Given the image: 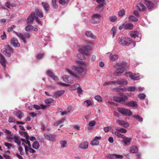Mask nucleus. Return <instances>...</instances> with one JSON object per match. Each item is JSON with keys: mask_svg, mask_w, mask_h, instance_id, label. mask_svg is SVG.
I'll list each match as a JSON object with an SVG mask.
<instances>
[{"mask_svg": "<svg viewBox=\"0 0 159 159\" xmlns=\"http://www.w3.org/2000/svg\"><path fill=\"white\" fill-rule=\"evenodd\" d=\"M119 95L121 97H114L113 99L114 101L121 104L125 103L126 106L130 107H137V103L135 101H130L125 103V101L128 99V97L126 95H124V93H119Z\"/></svg>", "mask_w": 159, "mask_h": 159, "instance_id": "1", "label": "nucleus"}, {"mask_svg": "<svg viewBox=\"0 0 159 159\" xmlns=\"http://www.w3.org/2000/svg\"><path fill=\"white\" fill-rule=\"evenodd\" d=\"M88 44H89V45L84 46L82 47V48L79 49V51L80 53L78 54L77 56L81 60L85 59V57L83 54L87 56H89L90 54V53L89 51H91L92 50V46L93 44L91 42L88 43Z\"/></svg>", "mask_w": 159, "mask_h": 159, "instance_id": "2", "label": "nucleus"}, {"mask_svg": "<svg viewBox=\"0 0 159 159\" xmlns=\"http://www.w3.org/2000/svg\"><path fill=\"white\" fill-rule=\"evenodd\" d=\"M117 68L114 72V75L116 76H120L122 73L125 70V66L124 63H118L117 64Z\"/></svg>", "mask_w": 159, "mask_h": 159, "instance_id": "3", "label": "nucleus"}, {"mask_svg": "<svg viewBox=\"0 0 159 159\" xmlns=\"http://www.w3.org/2000/svg\"><path fill=\"white\" fill-rule=\"evenodd\" d=\"M117 110L121 114L126 116H130L132 114L130 110L123 108L118 107L117 109Z\"/></svg>", "mask_w": 159, "mask_h": 159, "instance_id": "4", "label": "nucleus"}, {"mask_svg": "<svg viewBox=\"0 0 159 159\" xmlns=\"http://www.w3.org/2000/svg\"><path fill=\"white\" fill-rule=\"evenodd\" d=\"M84 64V63L83 61H81L79 65L76 66H73L72 67V69H74L78 74H80L84 72V69L82 66V65Z\"/></svg>", "mask_w": 159, "mask_h": 159, "instance_id": "5", "label": "nucleus"}, {"mask_svg": "<svg viewBox=\"0 0 159 159\" xmlns=\"http://www.w3.org/2000/svg\"><path fill=\"white\" fill-rule=\"evenodd\" d=\"M44 136L45 139L52 142H55L56 140V135L53 134L45 133Z\"/></svg>", "mask_w": 159, "mask_h": 159, "instance_id": "6", "label": "nucleus"}, {"mask_svg": "<svg viewBox=\"0 0 159 159\" xmlns=\"http://www.w3.org/2000/svg\"><path fill=\"white\" fill-rule=\"evenodd\" d=\"M101 18V14H94L91 20V22L93 24H98Z\"/></svg>", "mask_w": 159, "mask_h": 159, "instance_id": "7", "label": "nucleus"}, {"mask_svg": "<svg viewBox=\"0 0 159 159\" xmlns=\"http://www.w3.org/2000/svg\"><path fill=\"white\" fill-rule=\"evenodd\" d=\"M125 75L127 77H129L133 80H138L140 79L138 74L132 73L130 72H126Z\"/></svg>", "mask_w": 159, "mask_h": 159, "instance_id": "8", "label": "nucleus"}, {"mask_svg": "<svg viewBox=\"0 0 159 159\" xmlns=\"http://www.w3.org/2000/svg\"><path fill=\"white\" fill-rule=\"evenodd\" d=\"M119 43L123 46H129L131 44H132L134 47L135 45V43L133 40H119Z\"/></svg>", "mask_w": 159, "mask_h": 159, "instance_id": "9", "label": "nucleus"}, {"mask_svg": "<svg viewBox=\"0 0 159 159\" xmlns=\"http://www.w3.org/2000/svg\"><path fill=\"white\" fill-rule=\"evenodd\" d=\"M142 1L146 5L148 9H152L154 8V4L150 0H142Z\"/></svg>", "mask_w": 159, "mask_h": 159, "instance_id": "10", "label": "nucleus"}, {"mask_svg": "<svg viewBox=\"0 0 159 159\" xmlns=\"http://www.w3.org/2000/svg\"><path fill=\"white\" fill-rule=\"evenodd\" d=\"M46 73L49 77L55 81H58L59 80L57 76L54 75V74L51 71L48 70L46 71Z\"/></svg>", "mask_w": 159, "mask_h": 159, "instance_id": "11", "label": "nucleus"}, {"mask_svg": "<svg viewBox=\"0 0 159 159\" xmlns=\"http://www.w3.org/2000/svg\"><path fill=\"white\" fill-rule=\"evenodd\" d=\"M116 122L120 125L124 127L127 128L129 126V124L127 122L123 120H117Z\"/></svg>", "mask_w": 159, "mask_h": 159, "instance_id": "12", "label": "nucleus"}, {"mask_svg": "<svg viewBox=\"0 0 159 159\" xmlns=\"http://www.w3.org/2000/svg\"><path fill=\"white\" fill-rule=\"evenodd\" d=\"M16 34L22 40H25V39H29L30 36V34L29 33H25V34H23L21 33L16 32Z\"/></svg>", "mask_w": 159, "mask_h": 159, "instance_id": "13", "label": "nucleus"}, {"mask_svg": "<svg viewBox=\"0 0 159 159\" xmlns=\"http://www.w3.org/2000/svg\"><path fill=\"white\" fill-rule=\"evenodd\" d=\"M136 9L140 11L143 12L145 11L146 7L143 3H139L136 6Z\"/></svg>", "mask_w": 159, "mask_h": 159, "instance_id": "14", "label": "nucleus"}, {"mask_svg": "<svg viewBox=\"0 0 159 159\" xmlns=\"http://www.w3.org/2000/svg\"><path fill=\"white\" fill-rule=\"evenodd\" d=\"M101 137L100 136L95 137L94 139L91 141V144L93 146L98 145L99 143V140H101Z\"/></svg>", "mask_w": 159, "mask_h": 159, "instance_id": "15", "label": "nucleus"}, {"mask_svg": "<svg viewBox=\"0 0 159 159\" xmlns=\"http://www.w3.org/2000/svg\"><path fill=\"white\" fill-rule=\"evenodd\" d=\"M123 139L124 140L122 141V142L124 146H129L130 145L132 140L131 138L127 137L125 136Z\"/></svg>", "mask_w": 159, "mask_h": 159, "instance_id": "16", "label": "nucleus"}, {"mask_svg": "<svg viewBox=\"0 0 159 159\" xmlns=\"http://www.w3.org/2000/svg\"><path fill=\"white\" fill-rule=\"evenodd\" d=\"M88 142L85 141L80 143L78 146V148L82 149H86L88 148Z\"/></svg>", "mask_w": 159, "mask_h": 159, "instance_id": "17", "label": "nucleus"}, {"mask_svg": "<svg viewBox=\"0 0 159 159\" xmlns=\"http://www.w3.org/2000/svg\"><path fill=\"white\" fill-rule=\"evenodd\" d=\"M119 56L117 54H110L109 56V60L111 61H116L118 59Z\"/></svg>", "mask_w": 159, "mask_h": 159, "instance_id": "18", "label": "nucleus"}, {"mask_svg": "<svg viewBox=\"0 0 159 159\" xmlns=\"http://www.w3.org/2000/svg\"><path fill=\"white\" fill-rule=\"evenodd\" d=\"M35 16L34 13H31L30 16L28 18L27 22L29 24L32 23L35 20Z\"/></svg>", "mask_w": 159, "mask_h": 159, "instance_id": "19", "label": "nucleus"}, {"mask_svg": "<svg viewBox=\"0 0 159 159\" xmlns=\"http://www.w3.org/2000/svg\"><path fill=\"white\" fill-rule=\"evenodd\" d=\"M65 92V91L63 90H59L54 93L53 97L58 98L63 95L64 93Z\"/></svg>", "mask_w": 159, "mask_h": 159, "instance_id": "20", "label": "nucleus"}, {"mask_svg": "<svg viewBox=\"0 0 159 159\" xmlns=\"http://www.w3.org/2000/svg\"><path fill=\"white\" fill-rule=\"evenodd\" d=\"M123 25H124V29L125 30H132L134 27V25L131 23H127L125 24H123Z\"/></svg>", "mask_w": 159, "mask_h": 159, "instance_id": "21", "label": "nucleus"}, {"mask_svg": "<svg viewBox=\"0 0 159 159\" xmlns=\"http://www.w3.org/2000/svg\"><path fill=\"white\" fill-rule=\"evenodd\" d=\"M129 34L131 37L134 39H135L136 37H138L139 35V32L136 31H130Z\"/></svg>", "mask_w": 159, "mask_h": 159, "instance_id": "22", "label": "nucleus"}, {"mask_svg": "<svg viewBox=\"0 0 159 159\" xmlns=\"http://www.w3.org/2000/svg\"><path fill=\"white\" fill-rule=\"evenodd\" d=\"M7 61L4 57L2 54L0 55V63L4 67L6 66V63Z\"/></svg>", "mask_w": 159, "mask_h": 159, "instance_id": "23", "label": "nucleus"}, {"mask_svg": "<svg viewBox=\"0 0 159 159\" xmlns=\"http://www.w3.org/2000/svg\"><path fill=\"white\" fill-rule=\"evenodd\" d=\"M85 34L88 37H90L92 39H96V37L90 31H86Z\"/></svg>", "mask_w": 159, "mask_h": 159, "instance_id": "24", "label": "nucleus"}, {"mask_svg": "<svg viewBox=\"0 0 159 159\" xmlns=\"http://www.w3.org/2000/svg\"><path fill=\"white\" fill-rule=\"evenodd\" d=\"M41 4L46 11H48L49 10V5L47 2H42Z\"/></svg>", "mask_w": 159, "mask_h": 159, "instance_id": "25", "label": "nucleus"}, {"mask_svg": "<svg viewBox=\"0 0 159 159\" xmlns=\"http://www.w3.org/2000/svg\"><path fill=\"white\" fill-rule=\"evenodd\" d=\"M113 90L116 92H125L127 90V89L125 88H121L120 86H119L116 88H114Z\"/></svg>", "mask_w": 159, "mask_h": 159, "instance_id": "26", "label": "nucleus"}, {"mask_svg": "<svg viewBox=\"0 0 159 159\" xmlns=\"http://www.w3.org/2000/svg\"><path fill=\"white\" fill-rule=\"evenodd\" d=\"M14 115L19 119H21L23 116V114L20 111L14 112Z\"/></svg>", "mask_w": 159, "mask_h": 159, "instance_id": "27", "label": "nucleus"}, {"mask_svg": "<svg viewBox=\"0 0 159 159\" xmlns=\"http://www.w3.org/2000/svg\"><path fill=\"white\" fill-rule=\"evenodd\" d=\"M11 43L12 44L13 46L15 47H18L20 46V44L18 42V40H11Z\"/></svg>", "mask_w": 159, "mask_h": 159, "instance_id": "28", "label": "nucleus"}, {"mask_svg": "<svg viewBox=\"0 0 159 159\" xmlns=\"http://www.w3.org/2000/svg\"><path fill=\"white\" fill-rule=\"evenodd\" d=\"M84 103H86V106L87 107L90 106H92L93 104V102L89 100H86L84 101Z\"/></svg>", "mask_w": 159, "mask_h": 159, "instance_id": "29", "label": "nucleus"}, {"mask_svg": "<svg viewBox=\"0 0 159 159\" xmlns=\"http://www.w3.org/2000/svg\"><path fill=\"white\" fill-rule=\"evenodd\" d=\"M120 85H126L128 84V82L126 80L123 79H119Z\"/></svg>", "mask_w": 159, "mask_h": 159, "instance_id": "30", "label": "nucleus"}, {"mask_svg": "<svg viewBox=\"0 0 159 159\" xmlns=\"http://www.w3.org/2000/svg\"><path fill=\"white\" fill-rule=\"evenodd\" d=\"M39 147L40 145L38 142L35 141L32 144V147L33 148L35 149H37L39 148Z\"/></svg>", "mask_w": 159, "mask_h": 159, "instance_id": "31", "label": "nucleus"}, {"mask_svg": "<svg viewBox=\"0 0 159 159\" xmlns=\"http://www.w3.org/2000/svg\"><path fill=\"white\" fill-rule=\"evenodd\" d=\"M80 87V85L78 84H75L69 88L70 90H75L77 89L79 87Z\"/></svg>", "mask_w": 159, "mask_h": 159, "instance_id": "32", "label": "nucleus"}, {"mask_svg": "<svg viewBox=\"0 0 159 159\" xmlns=\"http://www.w3.org/2000/svg\"><path fill=\"white\" fill-rule=\"evenodd\" d=\"M104 8V5L103 3L99 4L95 8V10H98L99 11H103Z\"/></svg>", "mask_w": 159, "mask_h": 159, "instance_id": "33", "label": "nucleus"}, {"mask_svg": "<svg viewBox=\"0 0 159 159\" xmlns=\"http://www.w3.org/2000/svg\"><path fill=\"white\" fill-rule=\"evenodd\" d=\"M36 15L40 18L43 17V12L39 10L36 9L35 10Z\"/></svg>", "mask_w": 159, "mask_h": 159, "instance_id": "34", "label": "nucleus"}, {"mask_svg": "<svg viewBox=\"0 0 159 159\" xmlns=\"http://www.w3.org/2000/svg\"><path fill=\"white\" fill-rule=\"evenodd\" d=\"M138 148L136 146H133L130 149V152L132 153H136L138 151Z\"/></svg>", "mask_w": 159, "mask_h": 159, "instance_id": "35", "label": "nucleus"}, {"mask_svg": "<svg viewBox=\"0 0 159 159\" xmlns=\"http://www.w3.org/2000/svg\"><path fill=\"white\" fill-rule=\"evenodd\" d=\"M133 117L134 119L138 120L139 122H142L143 121V118L138 115H134Z\"/></svg>", "mask_w": 159, "mask_h": 159, "instance_id": "36", "label": "nucleus"}, {"mask_svg": "<svg viewBox=\"0 0 159 159\" xmlns=\"http://www.w3.org/2000/svg\"><path fill=\"white\" fill-rule=\"evenodd\" d=\"M59 3L60 4L64 5L67 4L70 1V0H59Z\"/></svg>", "mask_w": 159, "mask_h": 159, "instance_id": "37", "label": "nucleus"}, {"mask_svg": "<svg viewBox=\"0 0 159 159\" xmlns=\"http://www.w3.org/2000/svg\"><path fill=\"white\" fill-rule=\"evenodd\" d=\"M60 143L61 145V148H64L66 147L67 142L66 140L61 141L60 142Z\"/></svg>", "mask_w": 159, "mask_h": 159, "instance_id": "38", "label": "nucleus"}, {"mask_svg": "<svg viewBox=\"0 0 159 159\" xmlns=\"http://www.w3.org/2000/svg\"><path fill=\"white\" fill-rule=\"evenodd\" d=\"M116 129L117 131L123 133H125L127 132L126 130L123 128H117Z\"/></svg>", "mask_w": 159, "mask_h": 159, "instance_id": "39", "label": "nucleus"}, {"mask_svg": "<svg viewBox=\"0 0 159 159\" xmlns=\"http://www.w3.org/2000/svg\"><path fill=\"white\" fill-rule=\"evenodd\" d=\"M66 71L69 74L73 75L75 78H77L78 77V76L75 74L74 72H73L71 70L67 69H66Z\"/></svg>", "mask_w": 159, "mask_h": 159, "instance_id": "40", "label": "nucleus"}, {"mask_svg": "<svg viewBox=\"0 0 159 159\" xmlns=\"http://www.w3.org/2000/svg\"><path fill=\"white\" fill-rule=\"evenodd\" d=\"M26 134V141L25 143L26 144H28V146L29 147H31V144L30 143V141L29 140V136L27 134V133H26L25 132H24Z\"/></svg>", "mask_w": 159, "mask_h": 159, "instance_id": "41", "label": "nucleus"}, {"mask_svg": "<svg viewBox=\"0 0 159 159\" xmlns=\"http://www.w3.org/2000/svg\"><path fill=\"white\" fill-rule=\"evenodd\" d=\"M129 20L130 21H132L137 22L138 20V19L133 16H130L129 17Z\"/></svg>", "mask_w": 159, "mask_h": 159, "instance_id": "42", "label": "nucleus"}, {"mask_svg": "<svg viewBox=\"0 0 159 159\" xmlns=\"http://www.w3.org/2000/svg\"><path fill=\"white\" fill-rule=\"evenodd\" d=\"M13 133L12 134L8 135L7 136V139L9 142H12V140L13 139V137H12Z\"/></svg>", "mask_w": 159, "mask_h": 159, "instance_id": "43", "label": "nucleus"}, {"mask_svg": "<svg viewBox=\"0 0 159 159\" xmlns=\"http://www.w3.org/2000/svg\"><path fill=\"white\" fill-rule=\"evenodd\" d=\"M3 50H4V49H3ZM4 51H11L12 53L13 52L12 49L9 45L6 46Z\"/></svg>", "mask_w": 159, "mask_h": 159, "instance_id": "44", "label": "nucleus"}, {"mask_svg": "<svg viewBox=\"0 0 159 159\" xmlns=\"http://www.w3.org/2000/svg\"><path fill=\"white\" fill-rule=\"evenodd\" d=\"M56 0H52V6L54 8L57 9L58 8V5L56 3Z\"/></svg>", "mask_w": 159, "mask_h": 159, "instance_id": "45", "label": "nucleus"}, {"mask_svg": "<svg viewBox=\"0 0 159 159\" xmlns=\"http://www.w3.org/2000/svg\"><path fill=\"white\" fill-rule=\"evenodd\" d=\"M95 99L99 102H102V98L99 95H96L94 97Z\"/></svg>", "mask_w": 159, "mask_h": 159, "instance_id": "46", "label": "nucleus"}, {"mask_svg": "<svg viewBox=\"0 0 159 159\" xmlns=\"http://www.w3.org/2000/svg\"><path fill=\"white\" fill-rule=\"evenodd\" d=\"M54 100L52 98H48L45 101V102L47 104H49L53 102Z\"/></svg>", "mask_w": 159, "mask_h": 159, "instance_id": "47", "label": "nucleus"}, {"mask_svg": "<svg viewBox=\"0 0 159 159\" xmlns=\"http://www.w3.org/2000/svg\"><path fill=\"white\" fill-rule=\"evenodd\" d=\"M33 29V26L31 25H28L25 28V30L27 31H30Z\"/></svg>", "mask_w": 159, "mask_h": 159, "instance_id": "48", "label": "nucleus"}, {"mask_svg": "<svg viewBox=\"0 0 159 159\" xmlns=\"http://www.w3.org/2000/svg\"><path fill=\"white\" fill-rule=\"evenodd\" d=\"M117 17L116 16H111L109 17V19L111 21L114 22L117 19Z\"/></svg>", "mask_w": 159, "mask_h": 159, "instance_id": "49", "label": "nucleus"}, {"mask_svg": "<svg viewBox=\"0 0 159 159\" xmlns=\"http://www.w3.org/2000/svg\"><path fill=\"white\" fill-rule=\"evenodd\" d=\"M146 97V95L144 93H140L138 95V97L140 99H143Z\"/></svg>", "mask_w": 159, "mask_h": 159, "instance_id": "50", "label": "nucleus"}, {"mask_svg": "<svg viewBox=\"0 0 159 159\" xmlns=\"http://www.w3.org/2000/svg\"><path fill=\"white\" fill-rule=\"evenodd\" d=\"M20 140V137L18 136L15 135L13 136V139L12 140H13L16 143L18 141H19Z\"/></svg>", "mask_w": 159, "mask_h": 159, "instance_id": "51", "label": "nucleus"}, {"mask_svg": "<svg viewBox=\"0 0 159 159\" xmlns=\"http://www.w3.org/2000/svg\"><path fill=\"white\" fill-rule=\"evenodd\" d=\"M18 150L19 152H20V154L21 155H23L24 154V151L23 148H22L21 146H20L18 148Z\"/></svg>", "mask_w": 159, "mask_h": 159, "instance_id": "52", "label": "nucleus"}, {"mask_svg": "<svg viewBox=\"0 0 159 159\" xmlns=\"http://www.w3.org/2000/svg\"><path fill=\"white\" fill-rule=\"evenodd\" d=\"M63 80L66 82H67L68 81L69 77L67 75H65L62 77Z\"/></svg>", "mask_w": 159, "mask_h": 159, "instance_id": "53", "label": "nucleus"}, {"mask_svg": "<svg viewBox=\"0 0 159 159\" xmlns=\"http://www.w3.org/2000/svg\"><path fill=\"white\" fill-rule=\"evenodd\" d=\"M113 84L112 81L106 82H105L103 84V85L104 86H106L108 85H111Z\"/></svg>", "mask_w": 159, "mask_h": 159, "instance_id": "54", "label": "nucleus"}, {"mask_svg": "<svg viewBox=\"0 0 159 159\" xmlns=\"http://www.w3.org/2000/svg\"><path fill=\"white\" fill-rule=\"evenodd\" d=\"M135 88L134 86H131L128 87L127 89V90H128L129 91L133 92L135 91Z\"/></svg>", "mask_w": 159, "mask_h": 159, "instance_id": "55", "label": "nucleus"}, {"mask_svg": "<svg viewBox=\"0 0 159 159\" xmlns=\"http://www.w3.org/2000/svg\"><path fill=\"white\" fill-rule=\"evenodd\" d=\"M125 14V11L123 9L120 11L118 13V15L119 16H122Z\"/></svg>", "mask_w": 159, "mask_h": 159, "instance_id": "56", "label": "nucleus"}, {"mask_svg": "<svg viewBox=\"0 0 159 159\" xmlns=\"http://www.w3.org/2000/svg\"><path fill=\"white\" fill-rule=\"evenodd\" d=\"M116 27H113L111 30V31L113 34V36L114 37L116 33Z\"/></svg>", "mask_w": 159, "mask_h": 159, "instance_id": "57", "label": "nucleus"}, {"mask_svg": "<svg viewBox=\"0 0 159 159\" xmlns=\"http://www.w3.org/2000/svg\"><path fill=\"white\" fill-rule=\"evenodd\" d=\"M96 124V122L94 120H92L90 121L89 124V125L90 127L94 126Z\"/></svg>", "mask_w": 159, "mask_h": 159, "instance_id": "58", "label": "nucleus"}, {"mask_svg": "<svg viewBox=\"0 0 159 159\" xmlns=\"http://www.w3.org/2000/svg\"><path fill=\"white\" fill-rule=\"evenodd\" d=\"M57 84H58V85H61V86H70V85L68 84L64 83H62V82H58L57 83Z\"/></svg>", "mask_w": 159, "mask_h": 159, "instance_id": "59", "label": "nucleus"}, {"mask_svg": "<svg viewBox=\"0 0 159 159\" xmlns=\"http://www.w3.org/2000/svg\"><path fill=\"white\" fill-rule=\"evenodd\" d=\"M108 157L110 159H115V158H116L115 154H110L108 155Z\"/></svg>", "mask_w": 159, "mask_h": 159, "instance_id": "60", "label": "nucleus"}, {"mask_svg": "<svg viewBox=\"0 0 159 159\" xmlns=\"http://www.w3.org/2000/svg\"><path fill=\"white\" fill-rule=\"evenodd\" d=\"M4 145L5 146L7 147L8 149H10L11 148V147L12 146V144L7 143H5L4 144Z\"/></svg>", "mask_w": 159, "mask_h": 159, "instance_id": "61", "label": "nucleus"}, {"mask_svg": "<svg viewBox=\"0 0 159 159\" xmlns=\"http://www.w3.org/2000/svg\"><path fill=\"white\" fill-rule=\"evenodd\" d=\"M3 53L6 56H7L8 57H10L11 56V54L10 52H7V51H4V50H3Z\"/></svg>", "mask_w": 159, "mask_h": 159, "instance_id": "62", "label": "nucleus"}, {"mask_svg": "<svg viewBox=\"0 0 159 159\" xmlns=\"http://www.w3.org/2000/svg\"><path fill=\"white\" fill-rule=\"evenodd\" d=\"M70 109H68V110L66 111H64L61 112V115L62 116H63L64 115H66L68 113L70 112Z\"/></svg>", "mask_w": 159, "mask_h": 159, "instance_id": "63", "label": "nucleus"}, {"mask_svg": "<svg viewBox=\"0 0 159 159\" xmlns=\"http://www.w3.org/2000/svg\"><path fill=\"white\" fill-rule=\"evenodd\" d=\"M5 6L8 8H10V6H12L11 5L10 2L9 1L7 2H6L5 4Z\"/></svg>", "mask_w": 159, "mask_h": 159, "instance_id": "64", "label": "nucleus"}]
</instances>
